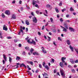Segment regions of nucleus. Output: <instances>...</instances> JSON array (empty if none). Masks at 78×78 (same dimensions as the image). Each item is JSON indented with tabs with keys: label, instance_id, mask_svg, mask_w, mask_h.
Returning <instances> with one entry per match:
<instances>
[{
	"label": "nucleus",
	"instance_id": "obj_1",
	"mask_svg": "<svg viewBox=\"0 0 78 78\" xmlns=\"http://www.w3.org/2000/svg\"><path fill=\"white\" fill-rule=\"evenodd\" d=\"M60 72L62 77L63 78H65L66 76H65V72L62 69H60Z\"/></svg>",
	"mask_w": 78,
	"mask_h": 78
},
{
	"label": "nucleus",
	"instance_id": "obj_2",
	"mask_svg": "<svg viewBox=\"0 0 78 78\" xmlns=\"http://www.w3.org/2000/svg\"><path fill=\"white\" fill-rule=\"evenodd\" d=\"M33 21L34 23H36L37 22V20L36 17H34L33 18Z\"/></svg>",
	"mask_w": 78,
	"mask_h": 78
},
{
	"label": "nucleus",
	"instance_id": "obj_3",
	"mask_svg": "<svg viewBox=\"0 0 78 78\" xmlns=\"http://www.w3.org/2000/svg\"><path fill=\"white\" fill-rule=\"evenodd\" d=\"M5 14L7 15H10V12L9 10H6L5 12Z\"/></svg>",
	"mask_w": 78,
	"mask_h": 78
},
{
	"label": "nucleus",
	"instance_id": "obj_4",
	"mask_svg": "<svg viewBox=\"0 0 78 78\" xmlns=\"http://www.w3.org/2000/svg\"><path fill=\"white\" fill-rule=\"evenodd\" d=\"M3 30H5V31H7L8 30V28H7V27L5 25H4L3 27Z\"/></svg>",
	"mask_w": 78,
	"mask_h": 78
},
{
	"label": "nucleus",
	"instance_id": "obj_5",
	"mask_svg": "<svg viewBox=\"0 0 78 78\" xmlns=\"http://www.w3.org/2000/svg\"><path fill=\"white\" fill-rule=\"evenodd\" d=\"M41 49L42 50V51H43V53H47V51L45 50V49L43 47L41 48Z\"/></svg>",
	"mask_w": 78,
	"mask_h": 78
},
{
	"label": "nucleus",
	"instance_id": "obj_6",
	"mask_svg": "<svg viewBox=\"0 0 78 78\" xmlns=\"http://www.w3.org/2000/svg\"><path fill=\"white\" fill-rule=\"evenodd\" d=\"M12 18H13V19H16V15L13 14L12 15L11 19H12Z\"/></svg>",
	"mask_w": 78,
	"mask_h": 78
},
{
	"label": "nucleus",
	"instance_id": "obj_7",
	"mask_svg": "<svg viewBox=\"0 0 78 78\" xmlns=\"http://www.w3.org/2000/svg\"><path fill=\"white\" fill-rule=\"evenodd\" d=\"M27 63H28V64H30L32 66L33 65V62L27 61Z\"/></svg>",
	"mask_w": 78,
	"mask_h": 78
},
{
	"label": "nucleus",
	"instance_id": "obj_8",
	"mask_svg": "<svg viewBox=\"0 0 78 78\" xmlns=\"http://www.w3.org/2000/svg\"><path fill=\"white\" fill-rule=\"evenodd\" d=\"M69 29L70 31H73V32H74L75 31V30L72 27H69Z\"/></svg>",
	"mask_w": 78,
	"mask_h": 78
},
{
	"label": "nucleus",
	"instance_id": "obj_9",
	"mask_svg": "<svg viewBox=\"0 0 78 78\" xmlns=\"http://www.w3.org/2000/svg\"><path fill=\"white\" fill-rule=\"evenodd\" d=\"M3 56L4 58V59L5 61H6V59H7V57H6V55L5 54H3Z\"/></svg>",
	"mask_w": 78,
	"mask_h": 78
},
{
	"label": "nucleus",
	"instance_id": "obj_10",
	"mask_svg": "<svg viewBox=\"0 0 78 78\" xmlns=\"http://www.w3.org/2000/svg\"><path fill=\"white\" fill-rule=\"evenodd\" d=\"M20 67H22V66H23V67H24L25 68H27V66H26L25 65H24V64L22 63L21 65H20Z\"/></svg>",
	"mask_w": 78,
	"mask_h": 78
},
{
	"label": "nucleus",
	"instance_id": "obj_11",
	"mask_svg": "<svg viewBox=\"0 0 78 78\" xmlns=\"http://www.w3.org/2000/svg\"><path fill=\"white\" fill-rule=\"evenodd\" d=\"M59 65L61 67H63L64 66L63 65V63H62V62H61L60 63Z\"/></svg>",
	"mask_w": 78,
	"mask_h": 78
},
{
	"label": "nucleus",
	"instance_id": "obj_12",
	"mask_svg": "<svg viewBox=\"0 0 78 78\" xmlns=\"http://www.w3.org/2000/svg\"><path fill=\"white\" fill-rule=\"evenodd\" d=\"M63 31H64V32H67V28H65V27H63Z\"/></svg>",
	"mask_w": 78,
	"mask_h": 78
},
{
	"label": "nucleus",
	"instance_id": "obj_13",
	"mask_svg": "<svg viewBox=\"0 0 78 78\" xmlns=\"http://www.w3.org/2000/svg\"><path fill=\"white\" fill-rule=\"evenodd\" d=\"M69 48L72 51H73V48L72 47V46L70 45L69 46Z\"/></svg>",
	"mask_w": 78,
	"mask_h": 78
},
{
	"label": "nucleus",
	"instance_id": "obj_14",
	"mask_svg": "<svg viewBox=\"0 0 78 78\" xmlns=\"http://www.w3.org/2000/svg\"><path fill=\"white\" fill-rule=\"evenodd\" d=\"M30 44H33L34 45H36V42L33 40H32V42H30Z\"/></svg>",
	"mask_w": 78,
	"mask_h": 78
},
{
	"label": "nucleus",
	"instance_id": "obj_15",
	"mask_svg": "<svg viewBox=\"0 0 78 78\" xmlns=\"http://www.w3.org/2000/svg\"><path fill=\"white\" fill-rule=\"evenodd\" d=\"M66 42L68 45H70V40H67L66 41Z\"/></svg>",
	"mask_w": 78,
	"mask_h": 78
},
{
	"label": "nucleus",
	"instance_id": "obj_16",
	"mask_svg": "<svg viewBox=\"0 0 78 78\" xmlns=\"http://www.w3.org/2000/svg\"><path fill=\"white\" fill-rule=\"evenodd\" d=\"M26 25H30V23H29L28 21L27 20L26 21Z\"/></svg>",
	"mask_w": 78,
	"mask_h": 78
},
{
	"label": "nucleus",
	"instance_id": "obj_17",
	"mask_svg": "<svg viewBox=\"0 0 78 78\" xmlns=\"http://www.w3.org/2000/svg\"><path fill=\"white\" fill-rule=\"evenodd\" d=\"M64 25L65 26V28H66V29H69V28H68V27H67V24L66 23H65L64 24Z\"/></svg>",
	"mask_w": 78,
	"mask_h": 78
},
{
	"label": "nucleus",
	"instance_id": "obj_18",
	"mask_svg": "<svg viewBox=\"0 0 78 78\" xmlns=\"http://www.w3.org/2000/svg\"><path fill=\"white\" fill-rule=\"evenodd\" d=\"M33 3H32L33 5H36V1L33 0Z\"/></svg>",
	"mask_w": 78,
	"mask_h": 78
},
{
	"label": "nucleus",
	"instance_id": "obj_19",
	"mask_svg": "<svg viewBox=\"0 0 78 78\" xmlns=\"http://www.w3.org/2000/svg\"><path fill=\"white\" fill-rule=\"evenodd\" d=\"M45 68V69H46L48 70H49V68L48 67V66L47 65H45V66H44Z\"/></svg>",
	"mask_w": 78,
	"mask_h": 78
},
{
	"label": "nucleus",
	"instance_id": "obj_20",
	"mask_svg": "<svg viewBox=\"0 0 78 78\" xmlns=\"http://www.w3.org/2000/svg\"><path fill=\"white\" fill-rule=\"evenodd\" d=\"M70 62L72 64H74V61L73 59H71L70 60Z\"/></svg>",
	"mask_w": 78,
	"mask_h": 78
},
{
	"label": "nucleus",
	"instance_id": "obj_21",
	"mask_svg": "<svg viewBox=\"0 0 78 78\" xmlns=\"http://www.w3.org/2000/svg\"><path fill=\"white\" fill-rule=\"evenodd\" d=\"M33 55H39V54L37 53V52H35L33 53Z\"/></svg>",
	"mask_w": 78,
	"mask_h": 78
},
{
	"label": "nucleus",
	"instance_id": "obj_22",
	"mask_svg": "<svg viewBox=\"0 0 78 78\" xmlns=\"http://www.w3.org/2000/svg\"><path fill=\"white\" fill-rule=\"evenodd\" d=\"M33 51H34V49L32 48H31V49L30 50V52L32 54L33 53Z\"/></svg>",
	"mask_w": 78,
	"mask_h": 78
},
{
	"label": "nucleus",
	"instance_id": "obj_23",
	"mask_svg": "<svg viewBox=\"0 0 78 78\" xmlns=\"http://www.w3.org/2000/svg\"><path fill=\"white\" fill-rule=\"evenodd\" d=\"M70 11H74V9L73 8H72V7H71L70 8Z\"/></svg>",
	"mask_w": 78,
	"mask_h": 78
},
{
	"label": "nucleus",
	"instance_id": "obj_24",
	"mask_svg": "<svg viewBox=\"0 0 78 78\" xmlns=\"http://www.w3.org/2000/svg\"><path fill=\"white\" fill-rule=\"evenodd\" d=\"M50 20H51V22L52 23H53V19L52 18H51L50 19Z\"/></svg>",
	"mask_w": 78,
	"mask_h": 78
},
{
	"label": "nucleus",
	"instance_id": "obj_25",
	"mask_svg": "<svg viewBox=\"0 0 78 78\" xmlns=\"http://www.w3.org/2000/svg\"><path fill=\"white\" fill-rule=\"evenodd\" d=\"M25 49L27 50H30V48H29V47H26L25 48Z\"/></svg>",
	"mask_w": 78,
	"mask_h": 78
},
{
	"label": "nucleus",
	"instance_id": "obj_26",
	"mask_svg": "<svg viewBox=\"0 0 78 78\" xmlns=\"http://www.w3.org/2000/svg\"><path fill=\"white\" fill-rule=\"evenodd\" d=\"M16 59V60H18V61H19V60L20 59V57H19L18 56H17Z\"/></svg>",
	"mask_w": 78,
	"mask_h": 78
},
{
	"label": "nucleus",
	"instance_id": "obj_27",
	"mask_svg": "<svg viewBox=\"0 0 78 78\" xmlns=\"http://www.w3.org/2000/svg\"><path fill=\"white\" fill-rule=\"evenodd\" d=\"M12 60V58H11L9 57V62H11V60Z\"/></svg>",
	"mask_w": 78,
	"mask_h": 78
},
{
	"label": "nucleus",
	"instance_id": "obj_28",
	"mask_svg": "<svg viewBox=\"0 0 78 78\" xmlns=\"http://www.w3.org/2000/svg\"><path fill=\"white\" fill-rule=\"evenodd\" d=\"M46 7L48 8H49L50 7V5L49 4H48L46 5Z\"/></svg>",
	"mask_w": 78,
	"mask_h": 78
},
{
	"label": "nucleus",
	"instance_id": "obj_29",
	"mask_svg": "<svg viewBox=\"0 0 78 78\" xmlns=\"http://www.w3.org/2000/svg\"><path fill=\"white\" fill-rule=\"evenodd\" d=\"M58 40L60 41H62V39H61V37H58Z\"/></svg>",
	"mask_w": 78,
	"mask_h": 78
},
{
	"label": "nucleus",
	"instance_id": "obj_30",
	"mask_svg": "<svg viewBox=\"0 0 78 78\" xmlns=\"http://www.w3.org/2000/svg\"><path fill=\"white\" fill-rule=\"evenodd\" d=\"M2 17L3 18H5V15H4V14L3 13H2Z\"/></svg>",
	"mask_w": 78,
	"mask_h": 78
},
{
	"label": "nucleus",
	"instance_id": "obj_31",
	"mask_svg": "<svg viewBox=\"0 0 78 78\" xmlns=\"http://www.w3.org/2000/svg\"><path fill=\"white\" fill-rule=\"evenodd\" d=\"M8 39H12V37H7Z\"/></svg>",
	"mask_w": 78,
	"mask_h": 78
},
{
	"label": "nucleus",
	"instance_id": "obj_32",
	"mask_svg": "<svg viewBox=\"0 0 78 78\" xmlns=\"http://www.w3.org/2000/svg\"><path fill=\"white\" fill-rule=\"evenodd\" d=\"M66 59V58H65L64 57L62 58V60H64L65 59Z\"/></svg>",
	"mask_w": 78,
	"mask_h": 78
},
{
	"label": "nucleus",
	"instance_id": "obj_33",
	"mask_svg": "<svg viewBox=\"0 0 78 78\" xmlns=\"http://www.w3.org/2000/svg\"><path fill=\"white\" fill-rule=\"evenodd\" d=\"M48 41L49 42V41H50V40H51V38H50V37L48 36Z\"/></svg>",
	"mask_w": 78,
	"mask_h": 78
},
{
	"label": "nucleus",
	"instance_id": "obj_34",
	"mask_svg": "<svg viewBox=\"0 0 78 78\" xmlns=\"http://www.w3.org/2000/svg\"><path fill=\"white\" fill-rule=\"evenodd\" d=\"M30 41V39L28 40L27 41V42H28V43H29V44H31V42Z\"/></svg>",
	"mask_w": 78,
	"mask_h": 78
},
{
	"label": "nucleus",
	"instance_id": "obj_35",
	"mask_svg": "<svg viewBox=\"0 0 78 78\" xmlns=\"http://www.w3.org/2000/svg\"><path fill=\"white\" fill-rule=\"evenodd\" d=\"M55 11L57 12H59V11H58V9L55 8Z\"/></svg>",
	"mask_w": 78,
	"mask_h": 78
},
{
	"label": "nucleus",
	"instance_id": "obj_36",
	"mask_svg": "<svg viewBox=\"0 0 78 78\" xmlns=\"http://www.w3.org/2000/svg\"><path fill=\"white\" fill-rule=\"evenodd\" d=\"M14 41L15 42H18V41H19V40L17 39V40H14Z\"/></svg>",
	"mask_w": 78,
	"mask_h": 78
},
{
	"label": "nucleus",
	"instance_id": "obj_37",
	"mask_svg": "<svg viewBox=\"0 0 78 78\" xmlns=\"http://www.w3.org/2000/svg\"><path fill=\"white\" fill-rule=\"evenodd\" d=\"M60 22H63V20H62V18H60Z\"/></svg>",
	"mask_w": 78,
	"mask_h": 78
},
{
	"label": "nucleus",
	"instance_id": "obj_38",
	"mask_svg": "<svg viewBox=\"0 0 78 78\" xmlns=\"http://www.w3.org/2000/svg\"><path fill=\"white\" fill-rule=\"evenodd\" d=\"M72 71L74 73H75V70L74 69H72Z\"/></svg>",
	"mask_w": 78,
	"mask_h": 78
},
{
	"label": "nucleus",
	"instance_id": "obj_39",
	"mask_svg": "<svg viewBox=\"0 0 78 78\" xmlns=\"http://www.w3.org/2000/svg\"><path fill=\"white\" fill-rule=\"evenodd\" d=\"M44 74L45 76H48V74L45 73H44Z\"/></svg>",
	"mask_w": 78,
	"mask_h": 78
},
{
	"label": "nucleus",
	"instance_id": "obj_40",
	"mask_svg": "<svg viewBox=\"0 0 78 78\" xmlns=\"http://www.w3.org/2000/svg\"><path fill=\"white\" fill-rule=\"evenodd\" d=\"M31 14L32 16H34V15L33 12H31Z\"/></svg>",
	"mask_w": 78,
	"mask_h": 78
},
{
	"label": "nucleus",
	"instance_id": "obj_41",
	"mask_svg": "<svg viewBox=\"0 0 78 78\" xmlns=\"http://www.w3.org/2000/svg\"><path fill=\"white\" fill-rule=\"evenodd\" d=\"M19 3V4L20 5H21V4H22V1H21V0L20 1Z\"/></svg>",
	"mask_w": 78,
	"mask_h": 78
},
{
	"label": "nucleus",
	"instance_id": "obj_42",
	"mask_svg": "<svg viewBox=\"0 0 78 78\" xmlns=\"http://www.w3.org/2000/svg\"><path fill=\"white\" fill-rule=\"evenodd\" d=\"M43 66L44 67H45V63L44 62L43 63Z\"/></svg>",
	"mask_w": 78,
	"mask_h": 78
},
{
	"label": "nucleus",
	"instance_id": "obj_43",
	"mask_svg": "<svg viewBox=\"0 0 78 78\" xmlns=\"http://www.w3.org/2000/svg\"><path fill=\"white\" fill-rule=\"evenodd\" d=\"M75 63H78V60H76V61H75Z\"/></svg>",
	"mask_w": 78,
	"mask_h": 78
},
{
	"label": "nucleus",
	"instance_id": "obj_44",
	"mask_svg": "<svg viewBox=\"0 0 78 78\" xmlns=\"http://www.w3.org/2000/svg\"><path fill=\"white\" fill-rule=\"evenodd\" d=\"M39 67L40 68H42V65H41V64H39Z\"/></svg>",
	"mask_w": 78,
	"mask_h": 78
},
{
	"label": "nucleus",
	"instance_id": "obj_45",
	"mask_svg": "<svg viewBox=\"0 0 78 78\" xmlns=\"http://www.w3.org/2000/svg\"><path fill=\"white\" fill-rule=\"evenodd\" d=\"M19 47H22V45H21V44H19Z\"/></svg>",
	"mask_w": 78,
	"mask_h": 78
},
{
	"label": "nucleus",
	"instance_id": "obj_46",
	"mask_svg": "<svg viewBox=\"0 0 78 78\" xmlns=\"http://www.w3.org/2000/svg\"><path fill=\"white\" fill-rule=\"evenodd\" d=\"M66 11V9H63L62 10V12H64V11Z\"/></svg>",
	"mask_w": 78,
	"mask_h": 78
},
{
	"label": "nucleus",
	"instance_id": "obj_47",
	"mask_svg": "<svg viewBox=\"0 0 78 78\" xmlns=\"http://www.w3.org/2000/svg\"><path fill=\"white\" fill-rule=\"evenodd\" d=\"M12 3L14 4V3H16V1L14 0L12 2Z\"/></svg>",
	"mask_w": 78,
	"mask_h": 78
},
{
	"label": "nucleus",
	"instance_id": "obj_48",
	"mask_svg": "<svg viewBox=\"0 0 78 78\" xmlns=\"http://www.w3.org/2000/svg\"><path fill=\"white\" fill-rule=\"evenodd\" d=\"M23 55H25V52L23 51Z\"/></svg>",
	"mask_w": 78,
	"mask_h": 78
},
{
	"label": "nucleus",
	"instance_id": "obj_49",
	"mask_svg": "<svg viewBox=\"0 0 78 78\" xmlns=\"http://www.w3.org/2000/svg\"><path fill=\"white\" fill-rule=\"evenodd\" d=\"M38 35H39V36H41V34L40 33V32H39L38 33Z\"/></svg>",
	"mask_w": 78,
	"mask_h": 78
},
{
	"label": "nucleus",
	"instance_id": "obj_50",
	"mask_svg": "<svg viewBox=\"0 0 78 78\" xmlns=\"http://www.w3.org/2000/svg\"><path fill=\"white\" fill-rule=\"evenodd\" d=\"M59 6H62V3H61V2L59 3Z\"/></svg>",
	"mask_w": 78,
	"mask_h": 78
},
{
	"label": "nucleus",
	"instance_id": "obj_51",
	"mask_svg": "<svg viewBox=\"0 0 78 78\" xmlns=\"http://www.w3.org/2000/svg\"><path fill=\"white\" fill-rule=\"evenodd\" d=\"M46 25H45V26L46 27V26H47V25H48V22H47L46 23Z\"/></svg>",
	"mask_w": 78,
	"mask_h": 78
},
{
	"label": "nucleus",
	"instance_id": "obj_52",
	"mask_svg": "<svg viewBox=\"0 0 78 78\" xmlns=\"http://www.w3.org/2000/svg\"><path fill=\"white\" fill-rule=\"evenodd\" d=\"M66 17L67 18H68L69 17V15H66Z\"/></svg>",
	"mask_w": 78,
	"mask_h": 78
},
{
	"label": "nucleus",
	"instance_id": "obj_53",
	"mask_svg": "<svg viewBox=\"0 0 78 78\" xmlns=\"http://www.w3.org/2000/svg\"><path fill=\"white\" fill-rule=\"evenodd\" d=\"M51 59H52V62H54L55 61V60L53 58H52Z\"/></svg>",
	"mask_w": 78,
	"mask_h": 78
},
{
	"label": "nucleus",
	"instance_id": "obj_54",
	"mask_svg": "<svg viewBox=\"0 0 78 78\" xmlns=\"http://www.w3.org/2000/svg\"><path fill=\"white\" fill-rule=\"evenodd\" d=\"M45 12L46 14H48V12H47V11L46 10H45Z\"/></svg>",
	"mask_w": 78,
	"mask_h": 78
},
{
	"label": "nucleus",
	"instance_id": "obj_55",
	"mask_svg": "<svg viewBox=\"0 0 78 78\" xmlns=\"http://www.w3.org/2000/svg\"><path fill=\"white\" fill-rule=\"evenodd\" d=\"M26 31L27 32L28 31V28H27L26 29Z\"/></svg>",
	"mask_w": 78,
	"mask_h": 78
},
{
	"label": "nucleus",
	"instance_id": "obj_56",
	"mask_svg": "<svg viewBox=\"0 0 78 78\" xmlns=\"http://www.w3.org/2000/svg\"><path fill=\"white\" fill-rule=\"evenodd\" d=\"M29 39V37H27V38H26V40H28Z\"/></svg>",
	"mask_w": 78,
	"mask_h": 78
},
{
	"label": "nucleus",
	"instance_id": "obj_57",
	"mask_svg": "<svg viewBox=\"0 0 78 78\" xmlns=\"http://www.w3.org/2000/svg\"><path fill=\"white\" fill-rule=\"evenodd\" d=\"M36 3H39V2L38 1H36Z\"/></svg>",
	"mask_w": 78,
	"mask_h": 78
},
{
	"label": "nucleus",
	"instance_id": "obj_58",
	"mask_svg": "<svg viewBox=\"0 0 78 78\" xmlns=\"http://www.w3.org/2000/svg\"><path fill=\"white\" fill-rule=\"evenodd\" d=\"M53 32H54V33L56 32V31L55 30H53Z\"/></svg>",
	"mask_w": 78,
	"mask_h": 78
},
{
	"label": "nucleus",
	"instance_id": "obj_59",
	"mask_svg": "<svg viewBox=\"0 0 78 78\" xmlns=\"http://www.w3.org/2000/svg\"><path fill=\"white\" fill-rule=\"evenodd\" d=\"M2 62H3V64H5V60H3V61H2Z\"/></svg>",
	"mask_w": 78,
	"mask_h": 78
},
{
	"label": "nucleus",
	"instance_id": "obj_60",
	"mask_svg": "<svg viewBox=\"0 0 78 78\" xmlns=\"http://www.w3.org/2000/svg\"><path fill=\"white\" fill-rule=\"evenodd\" d=\"M35 7H37H37H38V5H37V4H36L35 5Z\"/></svg>",
	"mask_w": 78,
	"mask_h": 78
},
{
	"label": "nucleus",
	"instance_id": "obj_61",
	"mask_svg": "<svg viewBox=\"0 0 78 78\" xmlns=\"http://www.w3.org/2000/svg\"><path fill=\"white\" fill-rule=\"evenodd\" d=\"M73 14L74 16H76V13L74 12L73 13Z\"/></svg>",
	"mask_w": 78,
	"mask_h": 78
},
{
	"label": "nucleus",
	"instance_id": "obj_62",
	"mask_svg": "<svg viewBox=\"0 0 78 78\" xmlns=\"http://www.w3.org/2000/svg\"><path fill=\"white\" fill-rule=\"evenodd\" d=\"M54 73H55L56 72V69H55L54 71Z\"/></svg>",
	"mask_w": 78,
	"mask_h": 78
},
{
	"label": "nucleus",
	"instance_id": "obj_63",
	"mask_svg": "<svg viewBox=\"0 0 78 78\" xmlns=\"http://www.w3.org/2000/svg\"><path fill=\"white\" fill-rule=\"evenodd\" d=\"M57 17L59 18V15L58 14L57 15Z\"/></svg>",
	"mask_w": 78,
	"mask_h": 78
},
{
	"label": "nucleus",
	"instance_id": "obj_64",
	"mask_svg": "<svg viewBox=\"0 0 78 78\" xmlns=\"http://www.w3.org/2000/svg\"><path fill=\"white\" fill-rule=\"evenodd\" d=\"M36 13H37V14H39V11H36Z\"/></svg>",
	"mask_w": 78,
	"mask_h": 78
}]
</instances>
